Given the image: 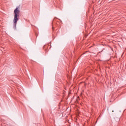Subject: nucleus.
I'll return each instance as SVG.
<instances>
[{
  "label": "nucleus",
  "mask_w": 126,
  "mask_h": 126,
  "mask_svg": "<svg viewBox=\"0 0 126 126\" xmlns=\"http://www.w3.org/2000/svg\"><path fill=\"white\" fill-rule=\"evenodd\" d=\"M112 112H114V111H112Z\"/></svg>",
  "instance_id": "obj_2"
},
{
  "label": "nucleus",
  "mask_w": 126,
  "mask_h": 126,
  "mask_svg": "<svg viewBox=\"0 0 126 126\" xmlns=\"http://www.w3.org/2000/svg\"><path fill=\"white\" fill-rule=\"evenodd\" d=\"M20 14V10L18 7H17L14 11V18L13 20V22L15 24L17 23V21H18V18H19V15Z\"/></svg>",
  "instance_id": "obj_1"
}]
</instances>
